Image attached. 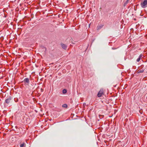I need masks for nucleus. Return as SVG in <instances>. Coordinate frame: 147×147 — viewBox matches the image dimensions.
Instances as JSON below:
<instances>
[{
    "label": "nucleus",
    "instance_id": "9d476101",
    "mask_svg": "<svg viewBox=\"0 0 147 147\" xmlns=\"http://www.w3.org/2000/svg\"><path fill=\"white\" fill-rule=\"evenodd\" d=\"M63 107L66 108L67 107V105L66 104H64L62 105Z\"/></svg>",
    "mask_w": 147,
    "mask_h": 147
},
{
    "label": "nucleus",
    "instance_id": "423d86ee",
    "mask_svg": "<svg viewBox=\"0 0 147 147\" xmlns=\"http://www.w3.org/2000/svg\"><path fill=\"white\" fill-rule=\"evenodd\" d=\"M103 26L104 25L102 24L98 25L97 26V30H100L103 27Z\"/></svg>",
    "mask_w": 147,
    "mask_h": 147
},
{
    "label": "nucleus",
    "instance_id": "39448f33",
    "mask_svg": "<svg viewBox=\"0 0 147 147\" xmlns=\"http://www.w3.org/2000/svg\"><path fill=\"white\" fill-rule=\"evenodd\" d=\"M61 45L63 49L65 50L67 48V46L66 45L63 43H61Z\"/></svg>",
    "mask_w": 147,
    "mask_h": 147
},
{
    "label": "nucleus",
    "instance_id": "ddd939ff",
    "mask_svg": "<svg viewBox=\"0 0 147 147\" xmlns=\"http://www.w3.org/2000/svg\"><path fill=\"white\" fill-rule=\"evenodd\" d=\"M128 1H129V0H127V1L126 2V3H125L126 4H127L128 3Z\"/></svg>",
    "mask_w": 147,
    "mask_h": 147
},
{
    "label": "nucleus",
    "instance_id": "0eeeda50",
    "mask_svg": "<svg viewBox=\"0 0 147 147\" xmlns=\"http://www.w3.org/2000/svg\"><path fill=\"white\" fill-rule=\"evenodd\" d=\"M142 57V54H140L138 58L137 59V61L138 62L139 61H140V59H141V57Z\"/></svg>",
    "mask_w": 147,
    "mask_h": 147
},
{
    "label": "nucleus",
    "instance_id": "20e7f679",
    "mask_svg": "<svg viewBox=\"0 0 147 147\" xmlns=\"http://www.w3.org/2000/svg\"><path fill=\"white\" fill-rule=\"evenodd\" d=\"M25 84L28 85L30 82L29 79L28 78H26L24 79L22 81Z\"/></svg>",
    "mask_w": 147,
    "mask_h": 147
},
{
    "label": "nucleus",
    "instance_id": "f03ea898",
    "mask_svg": "<svg viewBox=\"0 0 147 147\" xmlns=\"http://www.w3.org/2000/svg\"><path fill=\"white\" fill-rule=\"evenodd\" d=\"M12 101V98L11 96H9L8 98L5 100V103L6 104H8Z\"/></svg>",
    "mask_w": 147,
    "mask_h": 147
},
{
    "label": "nucleus",
    "instance_id": "dca6fc26",
    "mask_svg": "<svg viewBox=\"0 0 147 147\" xmlns=\"http://www.w3.org/2000/svg\"><path fill=\"white\" fill-rule=\"evenodd\" d=\"M12 141H14L13 140Z\"/></svg>",
    "mask_w": 147,
    "mask_h": 147
},
{
    "label": "nucleus",
    "instance_id": "f3484780",
    "mask_svg": "<svg viewBox=\"0 0 147 147\" xmlns=\"http://www.w3.org/2000/svg\"><path fill=\"white\" fill-rule=\"evenodd\" d=\"M112 49H114V48H112Z\"/></svg>",
    "mask_w": 147,
    "mask_h": 147
},
{
    "label": "nucleus",
    "instance_id": "2eb2a0df",
    "mask_svg": "<svg viewBox=\"0 0 147 147\" xmlns=\"http://www.w3.org/2000/svg\"><path fill=\"white\" fill-rule=\"evenodd\" d=\"M83 105H86V103H84L83 104Z\"/></svg>",
    "mask_w": 147,
    "mask_h": 147
},
{
    "label": "nucleus",
    "instance_id": "f8f14e48",
    "mask_svg": "<svg viewBox=\"0 0 147 147\" xmlns=\"http://www.w3.org/2000/svg\"><path fill=\"white\" fill-rule=\"evenodd\" d=\"M42 47L43 49H44L45 51L46 50V48L45 47H44V46H42Z\"/></svg>",
    "mask_w": 147,
    "mask_h": 147
},
{
    "label": "nucleus",
    "instance_id": "f257e3e1",
    "mask_svg": "<svg viewBox=\"0 0 147 147\" xmlns=\"http://www.w3.org/2000/svg\"><path fill=\"white\" fill-rule=\"evenodd\" d=\"M140 5L142 8H144L147 7V0H144L141 2Z\"/></svg>",
    "mask_w": 147,
    "mask_h": 147
},
{
    "label": "nucleus",
    "instance_id": "7ed1b4c3",
    "mask_svg": "<svg viewBox=\"0 0 147 147\" xmlns=\"http://www.w3.org/2000/svg\"><path fill=\"white\" fill-rule=\"evenodd\" d=\"M103 94V89H101L98 92L97 94V96L98 97H100Z\"/></svg>",
    "mask_w": 147,
    "mask_h": 147
},
{
    "label": "nucleus",
    "instance_id": "4468645a",
    "mask_svg": "<svg viewBox=\"0 0 147 147\" xmlns=\"http://www.w3.org/2000/svg\"><path fill=\"white\" fill-rule=\"evenodd\" d=\"M14 138H15V137H12V139H14Z\"/></svg>",
    "mask_w": 147,
    "mask_h": 147
},
{
    "label": "nucleus",
    "instance_id": "1a4fd4ad",
    "mask_svg": "<svg viewBox=\"0 0 147 147\" xmlns=\"http://www.w3.org/2000/svg\"><path fill=\"white\" fill-rule=\"evenodd\" d=\"M138 73H142L144 72V70H138Z\"/></svg>",
    "mask_w": 147,
    "mask_h": 147
},
{
    "label": "nucleus",
    "instance_id": "6e6552de",
    "mask_svg": "<svg viewBox=\"0 0 147 147\" xmlns=\"http://www.w3.org/2000/svg\"><path fill=\"white\" fill-rule=\"evenodd\" d=\"M67 92L66 90L64 89L63 90L62 92L64 94L66 93Z\"/></svg>",
    "mask_w": 147,
    "mask_h": 147
},
{
    "label": "nucleus",
    "instance_id": "9b49d317",
    "mask_svg": "<svg viewBox=\"0 0 147 147\" xmlns=\"http://www.w3.org/2000/svg\"><path fill=\"white\" fill-rule=\"evenodd\" d=\"M25 145V143H23L20 144V147H23Z\"/></svg>",
    "mask_w": 147,
    "mask_h": 147
}]
</instances>
